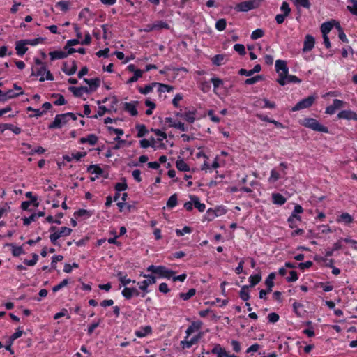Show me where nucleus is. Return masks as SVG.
<instances>
[{"instance_id": "f03ea898", "label": "nucleus", "mask_w": 357, "mask_h": 357, "mask_svg": "<svg viewBox=\"0 0 357 357\" xmlns=\"http://www.w3.org/2000/svg\"><path fill=\"white\" fill-rule=\"evenodd\" d=\"M302 125L312 130L328 133V129L326 126L321 125L317 119L313 118H305L302 122Z\"/></svg>"}, {"instance_id": "1a4fd4ad", "label": "nucleus", "mask_w": 357, "mask_h": 357, "mask_svg": "<svg viewBox=\"0 0 357 357\" xmlns=\"http://www.w3.org/2000/svg\"><path fill=\"white\" fill-rule=\"evenodd\" d=\"M122 296L126 299L130 300L133 296H138L140 295L139 290L135 287H125L121 291Z\"/></svg>"}, {"instance_id": "79ce46f5", "label": "nucleus", "mask_w": 357, "mask_h": 357, "mask_svg": "<svg viewBox=\"0 0 357 357\" xmlns=\"http://www.w3.org/2000/svg\"><path fill=\"white\" fill-rule=\"evenodd\" d=\"M52 97L57 98V100L54 102L55 105H63L66 103V101L63 95L59 93H53Z\"/></svg>"}, {"instance_id": "de8ad7c7", "label": "nucleus", "mask_w": 357, "mask_h": 357, "mask_svg": "<svg viewBox=\"0 0 357 357\" xmlns=\"http://www.w3.org/2000/svg\"><path fill=\"white\" fill-rule=\"evenodd\" d=\"M294 3L297 7H303L307 9L311 6V3L309 0H294Z\"/></svg>"}, {"instance_id": "bf43d9fd", "label": "nucleus", "mask_w": 357, "mask_h": 357, "mask_svg": "<svg viewBox=\"0 0 357 357\" xmlns=\"http://www.w3.org/2000/svg\"><path fill=\"white\" fill-rule=\"evenodd\" d=\"M26 197L30 199L29 202H31V204H33L34 206H38L39 203L38 202V198L36 196H33L31 192H27L26 193Z\"/></svg>"}, {"instance_id": "b1692460", "label": "nucleus", "mask_w": 357, "mask_h": 357, "mask_svg": "<svg viewBox=\"0 0 357 357\" xmlns=\"http://www.w3.org/2000/svg\"><path fill=\"white\" fill-rule=\"evenodd\" d=\"M152 332V328L150 326L142 327L135 331V335L138 337H144Z\"/></svg>"}, {"instance_id": "680f3d73", "label": "nucleus", "mask_w": 357, "mask_h": 357, "mask_svg": "<svg viewBox=\"0 0 357 357\" xmlns=\"http://www.w3.org/2000/svg\"><path fill=\"white\" fill-rule=\"evenodd\" d=\"M280 178V174L275 170L272 169L271 172V176L269 178V182L274 183L277 181H278Z\"/></svg>"}, {"instance_id": "49530a36", "label": "nucleus", "mask_w": 357, "mask_h": 357, "mask_svg": "<svg viewBox=\"0 0 357 357\" xmlns=\"http://www.w3.org/2000/svg\"><path fill=\"white\" fill-rule=\"evenodd\" d=\"M227 26V22L226 20L224 18H221L218 20L215 23V29L219 31H222L225 29Z\"/></svg>"}, {"instance_id": "a878e982", "label": "nucleus", "mask_w": 357, "mask_h": 357, "mask_svg": "<svg viewBox=\"0 0 357 357\" xmlns=\"http://www.w3.org/2000/svg\"><path fill=\"white\" fill-rule=\"evenodd\" d=\"M77 64L75 61H73L72 66L68 68V66L66 63L63 64L62 68V70L68 75H72L75 74L77 71Z\"/></svg>"}, {"instance_id": "c85d7f7f", "label": "nucleus", "mask_w": 357, "mask_h": 357, "mask_svg": "<svg viewBox=\"0 0 357 357\" xmlns=\"http://www.w3.org/2000/svg\"><path fill=\"white\" fill-rule=\"evenodd\" d=\"M248 289H249L248 285H243L241 287V291L239 292L240 298L244 301H247L250 299V294H249Z\"/></svg>"}, {"instance_id": "58836bf2", "label": "nucleus", "mask_w": 357, "mask_h": 357, "mask_svg": "<svg viewBox=\"0 0 357 357\" xmlns=\"http://www.w3.org/2000/svg\"><path fill=\"white\" fill-rule=\"evenodd\" d=\"M351 5L347 6V10L353 15H357V0H348Z\"/></svg>"}, {"instance_id": "6e6d98bb", "label": "nucleus", "mask_w": 357, "mask_h": 357, "mask_svg": "<svg viewBox=\"0 0 357 357\" xmlns=\"http://www.w3.org/2000/svg\"><path fill=\"white\" fill-rule=\"evenodd\" d=\"M6 94V101L10 98H14L16 97H18L20 95L23 94V91L19 92V93H15L13 90H8L6 92H5Z\"/></svg>"}, {"instance_id": "a19ab883", "label": "nucleus", "mask_w": 357, "mask_h": 357, "mask_svg": "<svg viewBox=\"0 0 357 357\" xmlns=\"http://www.w3.org/2000/svg\"><path fill=\"white\" fill-rule=\"evenodd\" d=\"M195 294H196V290H195V289L192 288V289H189V291L187 293H180L179 297L184 301H187V300L190 299L191 297H192L193 296H195Z\"/></svg>"}, {"instance_id": "473e14b6", "label": "nucleus", "mask_w": 357, "mask_h": 357, "mask_svg": "<svg viewBox=\"0 0 357 357\" xmlns=\"http://www.w3.org/2000/svg\"><path fill=\"white\" fill-rule=\"evenodd\" d=\"M301 216H294V215H291L287 220L289 227L291 228L297 227L298 222H301Z\"/></svg>"}, {"instance_id": "338daca9", "label": "nucleus", "mask_w": 357, "mask_h": 357, "mask_svg": "<svg viewBox=\"0 0 357 357\" xmlns=\"http://www.w3.org/2000/svg\"><path fill=\"white\" fill-rule=\"evenodd\" d=\"M5 127L6 129L11 130L13 133L18 135L22 132V129L20 127L15 126L12 124L6 123Z\"/></svg>"}, {"instance_id": "6ab92c4d", "label": "nucleus", "mask_w": 357, "mask_h": 357, "mask_svg": "<svg viewBox=\"0 0 357 357\" xmlns=\"http://www.w3.org/2000/svg\"><path fill=\"white\" fill-rule=\"evenodd\" d=\"M86 155V152H76L71 153L70 155H65L63 156L64 160L67 162L72 161L73 159H75L77 161L79 160L82 158Z\"/></svg>"}, {"instance_id": "09e8293b", "label": "nucleus", "mask_w": 357, "mask_h": 357, "mask_svg": "<svg viewBox=\"0 0 357 357\" xmlns=\"http://www.w3.org/2000/svg\"><path fill=\"white\" fill-rule=\"evenodd\" d=\"M262 79H263V76L258 75L253 77L248 78L247 79H245V84L247 85H252V84H254L257 83V82L261 81Z\"/></svg>"}, {"instance_id": "c9c22d12", "label": "nucleus", "mask_w": 357, "mask_h": 357, "mask_svg": "<svg viewBox=\"0 0 357 357\" xmlns=\"http://www.w3.org/2000/svg\"><path fill=\"white\" fill-rule=\"evenodd\" d=\"M154 30L169 29V24L162 20L156 21L153 23Z\"/></svg>"}, {"instance_id": "f3484780", "label": "nucleus", "mask_w": 357, "mask_h": 357, "mask_svg": "<svg viewBox=\"0 0 357 357\" xmlns=\"http://www.w3.org/2000/svg\"><path fill=\"white\" fill-rule=\"evenodd\" d=\"M84 82L86 83L90 88L89 89L91 91H95L100 85V79L99 78L94 79H84Z\"/></svg>"}, {"instance_id": "2eb2a0df", "label": "nucleus", "mask_w": 357, "mask_h": 357, "mask_svg": "<svg viewBox=\"0 0 357 357\" xmlns=\"http://www.w3.org/2000/svg\"><path fill=\"white\" fill-rule=\"evenodd\" d=\"M69 91H70L73 94L75 97H81L84 93H89L90 90L87 86H80V87H75V86H70L68 88Z\"/></svg>"}, {"instance_id": "cd10ccee", "label": "nucleus", "mask_w": 357, "mask_h": 357, "mask_svg": "<svg viewBox=\"0 0 357 357\" xmlns=\"http://www.w3.org/2000/svg\"><path fill=\"white\" fill-rule=\"evenodd\" d=\"M191 201L194 203V206L196 208L198 209L199 211L203 212L206 206L204 204L200 203L199 199L195 195L190 196Z\"/></svg>"}, {"instance_id": "3c124183", "label": "nucleus", "mask_w": 357, "mask_h": 357, "mask_svg": "<svg viewBox=\"0 0 357 357\" xmlns=\"http://www.w3.org/2000/svg\"><path fill=\"white\" fill-rule=\"evenodd\" d=\"M128 188V185L126 182V179L123 178V182L116 183L114 186V189L116 192L124 191Z\"/></svg>"}, {"instance_id": "0e129e2a", "label": "nucleus", "mask_w": 357, "mask_h": 357, "mask_svg": "<svg viewBox=\"0 0 357 357\" xmlns=\"http://www.w3.org/2000/svg\"><path fill=\"white\" fill-rule=\"evenodd\" d=\"M68 284V279H64L59 284L53 287L52 291L54 292H56V291H59L60 289H61L62 288L65 287Z\"/></svg>"}, {"instance_id": "7ed1b4c3", "label": "nucleus", "mask_w": 357, "mask_h": 357, "mask_svg": "<svg viewBox=\"0 0 357 357\" xmlns=\"http://www.w3.org/2000/svg\"><path fill=\"white\" fill-rule=\"evenodd\" d=\"M72 232V229L67 227H62L61 229L50 235V240L54 245H59L57 241L61 237L68 236Z\"/></svg>"}, {"instance_id": "5701e85b", "label": "nucleus", "mask_w": 357, "mask_h": 357, "mask_svg": "<svg viewBox=\"0 0 357 357\" xmlns=\"http://www.w3.org/2000/svg\"><path fill=\"white\" fill-rule=\"evenodd\" d=\"M50 56L51 60H55V59H62L64 58L68 57V54H66V51L62 50H56L50 52Z\"/></svg>"}, {"instance_id": "a18cd8bd", "label": "nucleus", "mask_w": 357, "mask_h": 357, "mask_svg": "<svg viewBox=\"0 0 357 357\" xmlns=\"http://www.w3.org/2000/svg\"><path fill=\"white\" fill-rule=\"evenodd\" d=\"M157 85V82H153L151 84L146 85L144 88L139 87V91L142 94H147L152 91L153 86Z\"/></svg>"}, {"instance_id": "69168bd1", "label": "nucleus", "mask_w": 357, "mask_h": 357, "mask_svg": "<svg viewBox=\"0 0 357 357\" xmlns=\"http://www.w3.org/2000/svg\"><path fill=\"white\" fill-rule=\"evenodd\" d=\"M224 60V56L222 54H217L212 59V62L215 66H220Z\"/></svg>"}, {"instance_id": "13d9d810", "label": "nucleus", "mask_w": 357, "mask_h": 357, "mask_svg": "<svg viewBox=\"0 0 357 357\" xmlns=\"http://www.w3.org/2000/svg\"><path fill=\"white\" fill-rule=\"evenodd\" d=\"M280 10L283 12V14L288 16L291 13V8L289 7V3L287 1H283Z\"/></svg>"}, {"instance_id": "20e7f679", "label": "nucleus", "mask_w": 357, "mask_h": 357, "mask_svg": "<svg viewBox=\"0 0 357 357\" xmlns=\"http://www.w3.org/2000/svg\"><path fill=\"white\" fill-rule=\"evenodd\" d=\"M144 276L146 278V280L137 282L139 289L143 291L141 295L142 297H144L146 294L149 292L148 289L149 286L156 282L155 278L152 275H144Z\"/></svg>"}, {"instance_id": "c756f323", "label": "nucleus", "mask_w": 357, "mask_h": 357, "mask_svg": "<svg viewBox=\"0 0 357 357\" xmlns=\"http://www.w3.org/2000/svg\"><path fill=\"white\" fill-rule=\"evenodd\" d=\"M333 25L332 24V20L326 22H324L321 25V31L323 36H327V34L331 31Z\"/></svg>"}, {"instance_id": "393cba45", "label": "nucleus", "mask_w": 357, "mask_h": 357, "mask_svg": "<svg viewBox=\"0 0 357 357\" xmlns=\"http://www.w3.org/2000/svg\"><path fill=\"white\" fill-rule=\"evenodd\" d=\"M8 246L11 248V252L14 257H19L20 255L24 254V251L22 246H17L14 243L7 244Z\"/></svg>"}, {"instance_id": "864d4df0", "label": "nucleus", "mask_w": 357, "mask_h": 357, "mask_svg": "<svg viewBox=\"0 0 357 357\" xmlns=\"http://www.w3.org/2000/svg\"><path fill=\"white\" fill-rule=\"evenodd\" d=\"M192 231V228L188 226H185L182 229H176V234L178 236H183L185 234H190Z\"/></svg>"}, {"instance_id": "4be33fe9", "label": "nucleus", "mask_w": 357, "mask_h": 357, "mask_svg": "<svg viewBox=\"0 0 357 357\" xmlns=\"http://www.w3.org/2000/svg\"><path fill=\"white\" fill-rule=\"evenodd\" d=\"M353 221V217L348 213H343L337 218V222H343L346 225L350 224Z\"/></svg>"}, {"instance_id": "bb28decb", "label": "nucleus", "mask_w": 357, "mask_h": 357, "mask_svg": "<svg viewBox=\"0 0 357 357\" xmlns=\"http://www.w3.org/2000/svg\"><path fill=\"white\" fill-rule=\"evenodd\" d=\"M211 353L217 354L218 357H225V356H227L226 351L219 344L215 345L211 350Z\"/></svg>"}, {"instance_id": "7c9ffc66", "label": "nucleus", "mask_w": 357, "mask_h": 357, "mask_svg": "<svg viewBox=\"0 0 357 357\" xmlns=\"http://www.w3.org/2000/svg\"><path fill=\"white\" fill-rule=\"evenodd\" d=\"M176 167L179 171L182 172H189L190 169L189 165L183 159L178 160L176 162Z\"/></svg>"}, {"instance_id": "72a5a7b5", "label": "nucleus", "mask_w": 357, "mask_h": 357, "mask_svg": "<svg viewBox=\"0 0 357 357\" xmlns=\"http://www.w3.org/2000/svg\"><path fill=\"white\" fill-rule=\"evenodd\" d=\"M261 280V274L252 275L249 277L250 285L249 287H253L258 284Z\"/></svg>"}, {"instance_id": "37998d69", "label": "nucleus", "mask_w": 357, "mask_h": 357, "mask_svg": "<svg viewBox=\"0 0 357 357\" xmlns=\"http://www.w3.org/2000/svg\"><path fill=\"white\" fill-rule=\"evenodd\" d=\"M303 307V305L299 302H294L293 304L294 311L298 317H301L303 313L302 310Z\"/></svg>"}, {"instance_id": "aec40b11", "label": "nucleus", "mask_w": 357, "mask_h": 357, "mask_svg": "<svg viewBox=\"0 0 357 357\" xmlns=\"http://www.w3.org/2000/svg\"><path fill=\"white\" fill-rule=\"evenodd\" d=\"M273 203L276 205L282 206L285 204L287 199L280 193L275 192L272 194Z\"/></svg>"}, {"instance_id": "4c0bfd02", "label": "nucleus", "mask_w": 357, "mask_h": 357, "mask_svg": "<svg viewBox=\"0 0 357 357\" xmlns=\"http://www.w3.org/2000/svg\"><path fill=\"white\" fill-rule=\"evenodd\" d=\"M136 129L137 130V137L140 138L144 137L146 133H148V130L145 125L144 124H138L136 126Z\"/></svg>"}, {"instance_id": "ea45409f", "label": "nucleus", "mask_w": 357, "mask_h": 357, "mask_svg": "<svg viewBox=\"0 0 357 357\" xmlns=\"http://www.w3.org/2000/svg\"><path fill=\"white\" fill-rule=\"evenodd\" d=\"M177 195L174 194L170 196V197L168 199L167 202V207L168 208H172L175 207L177 205Z\"/></svg>"}, {"instance_id": "c03bdc74", "label": "nucleus", "mask_w": 357, "mask_h": 357, "mask_svg": "<svg viewBox=\"0 0 357 357\" xmlns=\"http://www.w3.org/2000/svg\"><path fill=\"white\" fill-rule=\"evenodd\" d=\"M143 75V71L142 70H137L134 73V75L130 77L127 82V84H131L135 82L138 80L139 78L142 77Z\"/></svg>"}, {"instance_id": "5fc2aeb1", "label": "nucleus", "mask_w": 357, "mask_h": 357, "mask_svg": "<svg viewBox=\"0 0 357 357\" xmlns=\"http://www.w3.org/2000/svg\"><path fill=\"white\" fill-rule=\"evenodd\" d=\"M38 260V255L37 254H36V253H33L32 255V259H30V260L25 259L24 261V263L26 266H34L37 263Z\"/></svg>"}, {"instance_id": "f257e3e1", "label": "nucleus", "mask_w": 357, "mask_h": 357, "mask_svg": "<svg viewBox=\"0 0 357 357\" xmlns=\"http://www.w3.org/2000/svg\"><path fill=\"white\" fill-rule=\"evenodd\" d=\"M275 71L278 73L277 82L281 86H284V82L283 80L285 78L286 74L289 73V68L287 67V61L280 59L277 60L275 61Z\"/></svg>"}, {"instance_id": "412c9836", "label": "nucleus", "mask_w": 357, "mask_h": 357, "mask_svg": "<svg viewBox=\"0 0 357 357\" xmlns=\"http://www.w3.org/2000/svg\"><path fill=\"white\" fill-rule=\"evenodd\" d=\"M47 65L43 64V66H40L39 68L33 66L31 68V76L35 77H42L44 76L45 72L46 71Z\"/></svg>"}, {"instance_id": "423d86ee", "label": "nucleus", "mask_w": 357, "mask_h": 357, "mask_svg": "<svg viewBox=\"0 0 357 357\" xmlns=\"http://www.w3.org/2000/svg\"><path fill=\"white\" fill-rule=\"evenodd\" d=\"M315 99L316 98L314 96H310L305 98H303L291 108V111L296 112L301 109L309 108L313 105Z\"/></svg>"}, {"instance_id": "603ef678", "label": "nucleus", "mask_w": 357, "mask_h": 357, "mask_svg": "<svg viewBox=\"0 0 357 357\" xmlns=\"http://www.w3.org/2000/svg\"><path fill=\"white\" fill-rule=\"evenodd\" d=\"M56 6L60 8L62 11L66 12L69 9L70 2L68 1H59L56 3Z\"/></svg>"}, {"instance_id": "ddd939ff", "label": "nucleus", "mask_w": 357, "mask_h": 357, "mask_svg": "<svg viewBox=\"0 0 357 357\" xmlns=\"http://www.w3.org/2000/svg\"><path fill=\"white\" fill-rule=\"evenodd\" d=\"M202 337V334L198 335L192 337L190 340H187L188 338H185L184 340L181 342V346L183 349H190L193 344H196Z\"/></svg>"}, {"instance_id": "774afa93", "label": "nucleus", "mask_w": 357, "mask_h": 357, "mask_svg": "<svg viewBox=\"0 0 357 357\" xmlns=\"http://www.w3.org/2000/svg\"><path fill=\"white\" fill-rule=\"evenodd\" d=\"M98 142V137L94 134H90L86 136V143L90 145H95Z\"/></svg>"}, {"instance_id": "39448f33", "label": "nucleus", "mask_w": 357, "mask_h": 357, "mask_svg": "<svg viewBox=\"0 0 357 357\" xmlns=\"http://www.w3.org/2000/svg\"><path fill=\"white\" fill-rule=\"evenodd\" d=\"M259 6V1L258 0L245 1L238 3L236 6V9L240 12H248L257 8Z\"/></svg>"}, {"instance_id": "dca6fc26", "label": "nucleus", "mask_w": 357, "mask_h": 357, "mask_svg": "<svg viewBox=\"0 0 357 357\" xmlns=\"http://www.w3.org/2000/svg\"><path fill=\"white\" fill-rule=\"evenodd\" d=\"M26 45L28 44L26 40H21L16 43L15 50L19 56H22L26 53L28 50Z\"/></svg>"}, {"instance_id": "0eeeda50", "label": "nucleus", "mask_w": 357, "mask_h": 357, "mask_svg": "<svg viewBox=\"0 0 357 357\" xmlns=\"http://www.w3.org/2000/svg\"><path fill=\"white\" fill-rule=\"evenodd\" d=\"M227 210L223 206H218L214 209L209 208L207 210L206 213L205 219L207 220L208 221H212L216 217L221 216L225 214Z\"/></svg>"}, {"instance_id": "a211bd4d", "label": "nucleus", "mask_w": 357, "mask_h": 357, "mask_svg": "<svg viewBox=\"0 0 357 357\" xmlns=\"http://www.w3.org/2000/svg\"><path fill=\"white\" fill-rule=\"evenodd\" d=\"M202 326V321H194L192 324L189 326L185 331L186 333V338H188L192 333H194L196 331H198L201 328Z\"/></svg>"}, {"instance_id": "f704fd0d", "label": "nucleus", "mask_w": 357, "mask_h": 357, "mask_svg": "<svg viewBox=\"0 0 357 357\" xmlns=\"http://www.w3.org/2000/svg\"><path fill=\"white\" fill-rule=\"evenodd\" d=\"M283 82H284V85L289 83H300L301 80L296 77V75L286 74L285 78Z\"/></svg>"}, {"instance_id": "4d7b16f0", "label": "nucleus", "mask_w": 357, "mask_h": 357, "mask_svg": "<svg viewBox=\"0 0 357 357\" xmlns=\"http://www.w3.org/2000/svg\"><path fill=\"white\" fill-rule=\"evenodd\" d=\"M234 49L236 52H237L241 56H244L246 54V51L245 49V46L242 44H235L234 46Z\"/></svg>"}, {"instance_id": "8fccbe9b", "label": "nucleus", "mask_w": 357, "mask_h": 357, "mask_svg": "<svg viewBox=\"0 0 357 357\" xmlns=\"http://www.w3.org/2000/svg\"><path fill=\"white\" fill-rule=\"evenodd\" d=\"M156 86H158V91L160 93L161 92H170L174 89L172 86H169V85H167L165 84H162V83H157Z\"/></svg>"}, {"instance_id": "052dcab7", "label": "nucleus", "mask_w": 357, "mask_h": 357, "mask_svg": "<svg viewBox=\"0 0 357 357\" xmlns=\"http://www.w3.org/2000/svg\"><path fill=\"white\" fill-rule=\"evenodd\" d=\"M264 34V32L262 29H257L256 30H255L254 31H252V34H251V38L252 40H257L258 38H261Z\"/></svg>"}, {"instance_id": "4468645a", "label": "nucleus", "mask_w": 357, "mask_h": 357, "mask_svg": "<svg viewBox=\"0 0 357 357\" xmlns=\"http://www.w3.org/2000/svg\"><path fill=\"white\" fill-rule=\"evenodd\" d=\"M314 38L312 36L307 34L305 36L303 43V52H309L312 50L314 46Z\"/></svg>"}, {"instance_id": "2f4dec72", "label": "nucleus", "mask_w": 357, "mask_h": 357, "mask_svg": "<svg viewBox=\"0 0 357 357\" xmlns=\"http://www.w3.org/2000/svg\"><path fill=\"white\" fill-rule=\"evenodd\" d=\"M178 115L183 117L190 123H192L195 120V112H188L181 114H178Z\"/></svg>"}, {"instance_id": "e433bc0d", "label": "nucleus", "mask_w": 357, "mask_h": 357, "mask_svg": "<svg viewBox=\"0 0 357 357\" xmlns=\"http://www.w3.org/2000/svg\"><path fill=\"white\" fill-rule=\"evenodd\" d=\"M87 171L91 174H96L100 175L103 173L102 169L97 165H91L88 168Z\"/></svg>"}, {"instance_id": "9b49d317", "label": "nucleus", "mask_w": 357, "mask_h": 357, "mask_svg": "<svg viewBox=\"0 0 357 357\" xmlns=\"http://www.w3.org/2000/svg\"><path fill=\"white\" fill-rule=\"evenodd\" d=\"M337 118L357 121V114L351 110H342L338 113Z\"/></svg>"}, {"instance_id": "9d476101", "label": "nucleus", "mask_w": 357, "mask_h": 357, "mask_svg": "<svg viewBox=\"0 0 357 357\" xmlns=\"http://www.w3.org/2000/svg\"><path fill=\"white\" fill-rule=\"evenodd\" d=\"M138 101H132L131 102H124L123 103V109L125 111L128 112L131 116H135L138 114V112L137 110V105H138Z\"/></svg>"}, {"instance_id": "6e6552de", "label": "nucleus", "mask_w": 357, "mask_h": 357, "mask_svg": "<svg viewBox=\"0 0 357 357\" xmlns=\"http://www.w3.org/2000/svg\"><path fill=\"white\" fill-rule=\"evenodd\" d=\"M68 121L65 114H57L52 123L48 126L49 129L60 128L63 125H65Z\"/></svg>"}, {"instance_id": "f8f14e48", "label": "nucleus", "mask_w": 357, "mask_h": 357, "mask_svg": "<svg viewBox=\"0 0 357 357\" xmlns=\"http://www.w3.org/2000/svg\"><path fill=\"white\" fill-rule=\"evenodd\" d=\"M157 274L162 278L169 279L175 274V272L174 271L168 269L164 266H158Z\"/></svg>"}, {"instance_id": "e2e57ef3", "label": "nucleus", "mask_w": 357, "mask_h": 357, "mask_svg": "<svg viewBox=\"0 0 357 357\" xmlns=\"http://www.w3.org/2000/svg\"><path fill=\"white\" fill-rule=\"evenodd\" d=\"M101 322V319H99L98 321L97 322H93L91 324H90L87 328V334L91 335L94 330L98 327L99 326Z\"/></svg>"}]
</instances>
